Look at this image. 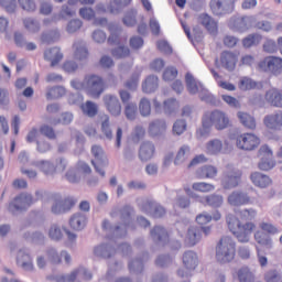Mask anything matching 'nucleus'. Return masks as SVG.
<instances>
[{
    "label": "nucleus",
    "instance_id": "nucleus-25",
    "mask_svg": "<svg viewBox=\"0 0 282 282\" xmlns=\"http://www.w3.org/2000/svg\"><path fill=\"white\" fill-rule=\"evenodd\" d=\"M89 57V51L83 41H76L73 44V58L75 61H85Z\"/></svg>",
    "mask_w": 282,
    "mask_h": 282
},
{
    "label": "nucleus",
    "instance_id": "nucleus-30",
    "mask_svg": "<svg viewBox=\"0 0 282 282\" xmlns=\"http://www.w3.org/2000/svg\"><path fill=\"white\" fill-rule=\"evenodd\" d=\"M80 109L84 116H88V118H96L98 116V104L87 100L86 102L80 105Z\"/></svg>",
    "mask_w": 282,
    "mask_h": 282
},
{
    "label": "nucleus",
    "instance_id": "nucleus-35",
    "mask_svg": "<svg viewBox=\"0 0 282 282\" xmlns=\"http://www.w3.org/2000/svg\"><path fill=\"white\" fill-rule=\"evenodd\" d=\"M67 94V90L65 87L62 86H55L47 89L46 98L48 100H56L57 98H63Z\"/></svg>",
    "mask_w": 282,
    "mask_h": 282
},
{
    "label": "nucleus",
    "instance_id": "nucleus-4",
    "mask_svg": "<svg viewBox=\"0 0 282 282\" xmlns=\"http://www.w3.org/2000/svg\"><path fill=\"white\" fill-rule=\"evenodd\" d=\"M237 257V242L230 236L220 238L216 246V261L218 263H232Z\"/></svg>",
    "mask_w": 282,
    "mask_h": 282
},
{
    "label": "nucleus",
    "instance_id": "nucleus-29",
    "mask_svg": "<svg viewBox=\"0 0 282 282\" xmlns=\"http://www.w3.org/2000/svg\"><path fill=\"white\" fill-rule=\"evenodd\" d=\"M238 119L241 122L242 126H245L246 129H250L251 131H254L257 129V120L254 117L247 112H238Z\"/></svg>",
    "mask_w": 282,
    "mask_h": 282
},
{
    "label": "nucleus",
    "instance_id": "nucleus-21",
    "mask_svg": "<svg viewBox=\"0 0 282 282\" xmlns=\"http://www.w3.org/2000/svg\"><path fill=\"white\" fill-rule=\"evenodd\" d=\"M64 58L61 47H51L44 51V61L50 63L51 67H56Z\"/></svg>",
    "mask_w": 282,
    "mask_h": 282
},
{
    "label": "nucleus",
    "instance_id": "nucleus-46",
    "mask_svg": "<svg viewBox=\"0 0 282 282\" xmlns=\"http://www.w3.org/2000/svg\"><path fill=\"white\" fill-rule=\"evenodd\" d=\"M200 177H205L207 180H213L217 177V167L213 165H204L200 167Z\"/></svg>",
    "mask_w": 282,
    "mask_h": 282
},
{
    "label": "nucleus",
    "instance_id": "nucleus-23",
    "mask_svg": "<svg viewBox=\"0 0 282 282\" xmlns=\"http://www.w3.org/2000/svg\"><path fill=\"white\" fill-rule=\"evenodd\" d=\"M155 155V145L152 142H143L139 149V159L141 162H149Z\"/></svg>",
    "mask_w": 282,
    "mask_h": 282
},
{
    "label": "nucleus",
    "instance_id": "nucleus-26",
    "mask_svg": "<svg viewBox=\"0 0 282 282\" xmlns=\"http://www.w3.org/2000/svg\"><path fill=\"white\" fill-rule=\"evenodd\" d=\"M17 263L26 272H32L34 270V263L32 262V257L24 251H19L17 257Z\"/></svg>",
    "mask_w": 282,
    "mask_h": 282
},
{
    "label": "nucleus",
    "instance_id": "nucleus-58",
    "mask_svg": "<svg viewBox=\"0 0 282 282\" xmlns=\"http://www.w3.org/2000/svg\"><path fill=\"white\" fill-rule=\"evenodd\" d=\"M129 54L130 51L127 46H119L112 50V56H115V58H126V56H129Z\"/></svg>",
    "mask_w": 282,
    "mask_h": 282
},
{
    "label": "nucleus",
    "instance_id": "nucleus-59",
    "mask_svg": "<svg viewBox=\"0 0 282 282\" xmlns=\"http://www.w3.org/2000/svg\"><path fill=\"white\" fill-rule=\"evenodd\" d=\"M177 78V68L167 67L163 73V80L170 82Z\"/></svg>",
    "mask_w": 282,
    "mask_h": 282
},
{
    "label": "nucleus",
    "instance_id": "nucleus-53",
    "mask_svg": "<svg viewBox=\"0 0 282 282\" xmlns=\"http://www.w3.org/2000/svg\"><path fill=\"white\" fill-rule=\"evenodd\" d=\"M23 23H24V28L29 30V32H32L33 34H35V32H39V30H41V25L34 19L26 18L24 19Z\"/></svg>",
    "mask_w": 282,
    "mask_h": 282
},
{
    "label": "nucleus",
    "instance_id": "nucleus-34",
    "mask_svg": "<svg viewBox=\"0 0 282 282\" xmlns=\"http://www.w3.org/2000/svg\"><path fill=\"white\" fill-rule=\"evenodd\" d=\"M101 133L107 138V140H111L113 138V132L111 131V122L109 121V115H102L101 117Z\"/></svg>",
    "mask_w": 282,
    "mask_h": 282
},
{
    "label": "nucleus",
    "instance_id": "nucleus-57",
    "mask_svg": "<svg viewBox=\"0 0 282 282\" xmlns=\"http://www.w3.org/2000/svg\"><path fill=\"white\" fill-rule=\"evenodd\" d=\"M264 279L267 282H282L281 273H279L276 270L267 272Z\"/></svg>",
    "mask_w": 282,
    "mask_h": 282
},
{
    "label": "nucleus",
    "instance_id": "nucleus-27",
    "mask_svg": "<svg viewBox=\"0 0 282 282\" xmlns=\"http://www.w3.org/2000/svg\"><path fill=\"white\" fill-rule=\"evenodd\" d=\"M69 226L73 230H83L87 226V216L80 213L74 214L69 219Z\"/></svg>",
    "mask_w": 282,
    "mask_h": 282
},
{
    "label": "nucleus",
    "instance_id": "nucleus-39",
    "mask_svg": "<svg viewBox=\"0 0 282 282\" xmlns=\"http://www.w3.org/2000/svg\"><path fill=\"white\" fill-rule=\"evenodd\" d=\"M212 74L218 87H220L221 89H226L227 91H235V89H237V87L234 84L221 80V75L217 73L215 69H212Z\"/></svg>",
    "mask_w": 282,
    "mask_h": 282
},
{
    "label": "nucleus",
    "instance_id": "nucleus-47",
    "mask_svg": "<svg viewBox=\"0 0 282 282\" xmlns=\"http://www.w3.org/2000/svg\"><path fill=\"white\" fill-rule=\"evenodd\" d=\"M139 111L143 118L151 116V101L147 98H142L139 102Z\"/></svg>",
    "mask_w": 282,
    "mask_h": 282
},
{
    "label": "nucleus",
    "instance_id": "nucleus-11",
    "mask_svg": "<svg viewBox=\"0 0 282 282\" xmlns=\"http://www.w3.org/2000/svg\"><path fill=\"white\" fill-rule=\"evenodd\" d=\"M235 3L237 0H210L209 8L215 17H224L235 12Z\"/></svg>",
    "mask_w": 282,
    "mask_h": 282
},
{
    "label": "nucleus",
    "instance_id": "nucleus-12",
    "mask_svg": "<svg viewBox=\"0 0 282 282\" xmlns=\"http://www.w3.org/2000/svg\"><path fill=\"white\" fill-rule=\"evenodd\" d=\"M258 158H260V162L258 164V169H260V171H272V169L276 166L274 153L267 144L260 147Z\"/></svg>",
    "mask_w": 282,
    "mask_h": 282
},
{
    "label": "nucleus",
    "instance_id": "nucleus-33",
    "mask_svg": "<svg viewBox=\"0 0 282 282\" xmlns=\"http://www.w3.org/2000/svg\"><path fill=\"white\" fill-rule=\"evenodd\" d=\"M197 253L193 251H186L183 254V265H185L187 270H195V268H197Z\"/></svg>",
    "mask_w": 282,
    "mask_h": 282
},
{
    "label": "nucleus",
    "instance_id": "nucleus-52",
    "mask_svg": "<svg viewBox=\"0 0 282 282\" xmlns=\"http://www.w3.org/2000/svg\"><path fill=\"white\" fill-rule=\"evenodd\" d=\"M124 115L128 120H135L138 117V106L135 104H128L124 109Z\"/></svg>",
    "mask_w": 282,
    "mask_h": 282
},
{
    "label": "nucleus",
    "instance_id": "nucleus-51",
    "mask_svg": "<svg viewBox=\"0 0 282 282\" xmlns=\"http://www.w3.org/2000/svg\"><path fill=\"white\" fill-rule=\"evenodd\" d=\"M40 133L42 135H45V138H47L48 140H56V131L48 124L41 126Z\"/></svg>",
    "mask_w": 282,
    "mask_h": 282
},
{
    "label": "nucleus",
    "instance_id": "nucleus-56",
    "mask_svg": "<svg viewBox=\"0 0 282 282\" xmlns=\"http://www.w3.org/2000/svg\"><path fill=\"white\" fill-rule=\"evenodd\" d=\"M83 28V21L78 19L70 20L66 26V30L68 34H74L75 32H78Z\"/></svg>",
    "mask_w": 282,
    "mask_h": 282
},
{
    "label": "nucleus",
    "instance_id": "nucleus-8",
    "mask_svg": "<svg viewBox=\"0 0 282 282\" xmlns=\"http://www.w3.org/2000/svg\"><path fill=\"white\" fill-rule=\"evenodd\" d=\"M258 67L261 69V72H267L272 74V76H281L282 57L269 55L259 62Z\"/></svg>",
    "mask_w": 282,
    "mask_h": 282
},
{
    "label": "nucleus",
    "instance_id": "nucleus-7",
    "mask_svg": "<svg viewBox=\"0 0 282 282\" xmlns=\"http://www.w3.org/2000/svg\"><path fill=\"white\" fill-rule=\"evenodd\" d=\"M261 145V138L252 132H243L236 137V147L240 151H256Z\"/></svg>",
    "mask_w": 282,
    "mask_h": 282
},
{
    "label": "nucleus",
    "instance_id": "nucleus-62",
    "mask_svg": "<svg viewBox=\"0 0 282 282\" xmlns=\"http://www.w3.org/2000/svg\"><path fill=\"white\" fill-rule=\"evenodd\" d=\"M0 6L4 8L7 12H14V10H17V0H0Z\"/></svg>",
    "mask_w": 282,
    "mask_h": 282
},
{
    "label": "nucleus",
    "instance_id": "nucleus-50",
    "mask_svg": "<svg viewBox=\"0 0 282 282\" xmlns=\"http://www.w3.org/2000/svg\"><path fill=\"white\" fill-rule=\"evenodd\" d=\"M48 237L53 239V241H61V239H63V230H61L58 225H52L48 230Z\"/></svg>",
    "mask_w": 282,
    "mask_h": 282
},
{
    "label": "nucleus",
    "instance_id": "nucleus-15",
    "mask_svg": "<svg viewBox=\"0 0 282 282\" xmlns=\"http://www.w3.org/2000/svg\"><path fill=\"white\" fill-rule=\"evenodd\" d=\"M241 175L239 170L227 171L221 178V186L226 189L237 188L241 183Z\"/></svg>",
    "mask_w": 282,
    "mask_h": 282
},
{
    "label": "nucleus",
    "instance_id": "nucleus-20",
    "mask_svg": "<svg viewBox=\"0 0 282 282\" xmlns=\"http://www.w3.org/2000/svg\"><path fill=\"white\" fill-rule=\"evenodd\" d=\"M198 23H200L209 34L216 35L217 32H219V23L208 13H202L198 17Z\"/></svg>",
    "mask_w": 282,
    "mask_h": 282
},
{
    "label": "nucleus",
    "instance_id": "nucleus-18",
    "mask_svg": "<svg viewBox=\"0 0 282 282\" xmlns=\"http://www.w3.org/2000/svg\"><path fill=\"white\" fill-rule=\"evenodd\" d=\"M47 261L51 265H61L63 263V258L65 263H72V256L67 251L56 252V249H48L46 251Z\"/></svg>",
    "mask_w": 282,
    "mask_h": 282
},
{
    "label": "nucleus",
    "instance_id": "nucleus-64",
    "mask_svg": "<svg viewBox=\"0 0 282 282\" xmlns=\"http://www.w3.org/2000/svg\"><path fill=\"white\" fill-rule=\"evenodd\" d=\"M79 15L82 19H86V21H91L94 17H96V13L93 11L91 8H82L79 10Z\"/></svg>",
    "mask_w": 282,
    "mask_h": 282
},
{
    "label": "nucleus",
    "instance_id": "nucleus-28",
    "mask_svg": "<svg viewBox=\"0 0 282 282\" xmlns=\"http://www.w3.org/2000/svg\"><path fill=\"white\" fill-rule=\"evenodd\" d=\"M166 131V121L164 119H156L149 124L150 135H160Z\"/></svg>",
    "mask_w": 282,
    "mask_h": 282
},
{
    "label": "nucleus",
    "instance_id": "nucleus-61",
    "mask_svg": "<svg viewBox=\"0 0 282 282\" xmlns=\"http://www.w3.org/2000/svg\"><path fill=\"white\" fill-rule=\"evenodd\" d=\"M184 131H186V121L184 120L175 121V123L173 124V133L175 135H182Z\"/></svg>",
    "mask_w": 282,
    "mask_h": 282
},
{
    "label": "nucleus",
    "instance_id": "nucleus-19",
    "mask_svg": "<svg viewBox=\"0 0 282 282\" xmlns=\"http://www.w3.org/2000/svg\"><path fill=\"white\" fill-rule=\"evenodd\" d=\"M263 124L269 131H281L282 129V110H278L263 118Z\"/></svg>",
    "mask_w": 282,
    "mask_h": 282
},
{
    "label": "nucleus",
    "instance_id": "nucleus-38",
    "mask_svg": "<svg viewBox=\"0 0 282 282\" xmlns=\"http://www.w3.org/2000/svg\"><path fill=\"white\" fill-rule=\"evenodd\" d=\"M238 88L240 91H250L252 89H257V82L250 77H241L238 83Z\"/></svg>",
    "mask_w": 282,
    "mask_h": 282
},
{
    "label": "nucleus",
    "instance_id": "nucleus-13",
    "mask_svg": "<svg viewBox=\"0 0 282 282\" xmlns=\"http://www.w3.org/2000/svg\"><path fill=\"white\" fill-rule=\"evenodd\" d=\"M239 62V53L230 52V51H224L220 54L219 59H216L217 67H224L228 72H235V68L237 67V63Z\"/></svg>",
    "mask_w": 282,
    "mask_h": 282
},
{
    "label": "nucleus",
    "instance_id": "nucleus-41",
    "mask_svg": "<svg viewBox=\"0 0 282 282\" xmlns=\"http://www.w3.org/2000/svg\"><path fill=\"white\" fill-rule=\"evenodd\" d=\"M151 237L155 239L156 241H167L169 240V232H166V229L160 226H155L151 230Z\"/></svg>",
    "mask_w": 282,
    "mask_h": 282
},
{
    "label": "nucleus",
    "instance_id": "nucleus-54",
    "mask_svg": "<svg viewBox=\"0 0 282 282\" xmlns=\"http://www.w3.org/2000/svg\"><path fill=\"white\" fill-rule=\"evenodd\" d=\"M62 69L66 72V74H74L78 72V63L72 59H67L63 63Z\"/></svg>",
    "mask_w": 282,
    "mask_h": 282
},
{
    "label": "nucleus",
    "instance_id": "nucleus-3",
    "mask_svg": "<svg viewBox=\"0 0 282 282\" xmlns=\"http://www.w3.org/2000/svg\"><path fill=\"white\" fill-rule=\"evenodd\" d=\"M70 85L77 91L85 89L90 98H100V95L105 91V80L98 75H86L84 82L74 79Z\"/></svg>",
    "mask_w": 282,
    "mask_h": 282
},
{
    "label": "nucleus",
    "instance_id": "nucleus-55",
    "mask_svg": "<svg viewBox=\"0 0 282 282\" xmlns=\"http://www.w3.org/2000/svg\"><path fill=\"white\" fill-rule=\"evenodd\" d=\"M263 52L267 54H276L279 46L274 40H267L263 44Z\"/></svg>",
    "mask_w": 282,
    "mask_h": 282
},
{
    "label": "nucleus",
    "instance_id": "nucleus-6",
    "mask_svg": "<svg viewBox=\"0 0 282 282\" xmlns=\"http://www.w3.org/2000/svg\"><path fill=\"white\" fill-rule=\"evenodd\" d=\"M36 199H33L32 195L28 193H22L18 195L10 204H9V210L11 213H17V210H25V208H30L32 204L35 202H39L40 199H43L45 197V192L37 191L35 193Z\"/></svg>",
    "mask_w": 282,
    "mask_h": 282
},
{
    "label": "nucleus",
    "instance_id": "nucleus-17",
    "mask_svg": "<svg viewBox=\"0 0 282 282\" xmlns=\"http://www.w3.org/2000/svg\"><path fill=\"white\" fill-rule=\"evenodd\" d=\"M253 200L254 198L250 197L248 194L238 191L232 192L227 198L229 206H248L252 204Z\"/></svg>",
    "mask_w": 282,
    "mask_h": 282
},
{
    "label": "nucleus",
    "instance_id": "nucleus-22",
    "mask_svg": "<svg viewBox=\"0 0 282 282\" xmlns=\"http://www.w3.org/2000/svg\"><path fill=\"white\" fill-rule=\"evenodd\" d=\"M264 100L271 107H278L282 109V89L279 88H271L267 90L264 95Z\"/></svg>",
    "mask_w": 282,
    "mask_h": 282
},
{
    "label": "nucleus",
    "instance_id": "nucleus-10",
    "mask_svg": "<svg viewBox=\"0 0 282 282\" xmlns=\"http://www.w3.org/2000/svg\"><path fill=\"white\" fill-rule=\"evenodd\" d=\"M53 205L51 207V210L53 215H63V213H69L74 206H76V198L72 196H67L64 198H61L58 196L52 197Z\"/></svg>",
    "mask_w": 282,
    "mask_h": 282
},
{
    "label": "nucleus",
    "instance_id": "nucleus-14",
    "mask_svg": "<svg viewBox=\"0 0 282 282\" xmlns=\"http://www.w3.org/2000/svg\"><path fill=\"white\" fill-rule=\"evenodd\" d=\"M202 232H204L205 237H208L210 227H189L185 237V243H187V246H196V243L202 241Z\"/></svg>",
    "mask_w": 282,
    "mask_h": 282
},
{
    "label": "nucleus",
    "instance_id": "nucleus-24",
    "mask_svg": "<svg viewBox=\"0 0 282 282\" xmlns=\"http://www.w3.org/2000/svg\"><path fill=\"white\" fill-rule=\"evenodd\" d=\"M250 180L254 186H258V188H268V186H272V178L261 172L252 173Z\"/></svg>",
    "mask_w": 282,
    "mask_h": 282
},
{
    "label": "nucleus",
    "instance_id": "nucleus-16",
    "mask_svg": "<svg viewBox=\"0 0 282 282\" xmlns=\"http://www.w3.org/2000/svg\"><path fill=\"white\" fill-rule=\"evenodd\" d=\"M104 105L110 116H113L115 118H118V116L122 113V105L120 104L118 97L113 95H106L104 97Z\"/></svg>",
    "mask_w": 282,
    "mask_h": 282
},
{
    "label": "nucleus",
    "instance_id": "nucleus-36",
    "mask_svg": "<svg viewBox=\"0 0 282 282\" xmlns=\"http://www.w3.org/2000/svg\"><path fill=\"white\" fill-rule=\"evenodd\" d=\"M185 83H186L187 90L189 91V94L195 95V94L199 93L200 84H199V82L195 80V77L193 76V74L187 73L185 75Z\"/></svg>",
    "mask_w": 282,
    "mask_h": 282
},
{
    "label": "nucleus",
    "instance_id": "nucleus-60",
    "mask_svg": "<svg viewBox=\"0 0 282 282\" xmlns=\"http://www.w3.org/2000/svg\"><path fill=\"white\" fill-rule=\"evenodd\" d=\"M18 2L22 10H26V12H34V10H36V3H34V0H18Z\"/></svg>",
    "mask_w": 282,
    "mask_h": 282
},
{
    "label": "nucleus",
    "instance_id": "nucleus-2",
    "mask_svg": "<svg viewBox=\"0 0 282 282\" xmlns=\"http://www.w3.org/2000/svg\"><path fill=\"white\" fill-rule=\"evenodd\" d=\"M213 127L217 131H224V129L232 127V121H230V117L224 110L215 109L207 111L203 116L200 129L196 132L198 138H208Z\"/></svg>",
    "mask_w": 282,
    "mask_h": 282
},
{
    "label": "nucleus",
    "instance_id": "nucleus-49",
    "mask_svg": "<svg viewBox=\"0 0 282 282\" xmlns=\"http://www.w3.org/2000/svg\"><path fill=\"white\" fill-rule=\"evenodd\" d=\"M80 270H73L69 274H62L55 278V282H76Z\"/></svg>",
    "mask_w": 282,
    "mask_h": 282
},
{
    "label": "nucleus",
    "instance_id": "nucleus-63",
    "mask_svg": "<svg viewBox=\"0 0 282 282\" xmlns=\"http://www.w3.org/2000/svg\"><path fill=\"white\" fill-rule=\"evenodd\" d=\"M144 135H147V131L141 126H137L132 134L133 141L140 142V140H144Z\"/></svg>",
    "mask_w": 282,
    "mask_h": 282
},
{
    "label": "nucleus",
    "instance_id": "nucleus-40",
    "mask_svg": "<svg viewBox=\"0 0 282 282\" xmlns=\"http://www.w3.org/2000/svg\"><path fill=\"white\" fill-rule=\"evenodd\" d=\"M238 281L239 282H254V273L250 271L248 267H242L238 271Z\"/></svg>",
    "mask_w": 282,
    "mask_h": 282
},
{
    "label": "nucleus",
    "instance_id": "nucleus-9",
    "mask_svg": "<svg viewBox=\"0 0 282 282\" xmlns=\"http://www.w3.org/2000/svg\"><path fill=\"white\" fill-rule=\"evenodd\" d=\"M91 154L95 158V160L91 161V164L96 173H99L101 177H105V166H109V159L105 155V150H102V147L100 145H93Z\"/></svg>",
    "mask_w": 282,
    "mask_h": 282
},
{
    "label": "nucleus",
    "instance_id": "nucleus-42",
    "mask_svg": "<svg viewBox=\"0 0 282 282\" xmlns=\"http://www.w3.org/2000/svg\"><path fill=\"white\" fill-rule=\"evenodd\" d=\"M192 188L196 193H213L215 185L206 182H196L192 185Z\"/></svg>",
    "mask_w": 282,
    "mask_h": 282
},
{
    "label": "nucleus",
    "instance_id": "nucleus-45",
    "mask_svg": "<svg viewBox=\"0 0 282 282\" xmlns=\"http://www.w3.org/2000/svg\"><path fill=\"white\" fill-rule=\"evenodd\" d=\"M177 109H180V101L175 98H170L163 102L165 113H173V111H177Z\"/></svg>",
    "mask_w": 282,
    "mask_h": 282
},
{
    "label": "nucleus",
    "instance_id": "nucleus-44",
    "mask_svg": "<svg viewBox=\"0 0 282 282\" xmlns=\"http://www.w3.org/2000/svg\"><path fill=\"white\" fill-rule=\"evenodd\" d=\"M207 206H213L214 208H219L224 204V196L212 194L205 197Z\"/></svg>",
    "mask_w": 282,
    "mask_h": 282
},
{
    "label": "nucleus",
    "instance_id": "nucleus-1",
    "mask_svg": "<svg viewBox=\"0 0 282 282\" xmlns=\"http://www.w3.org/2000/svg\"><path fill=\"white\" fill-rule=\"evenodd\" d=\"M254 217H257L254 208H246L238 212L237 215L229 214L226 216L228 230L231 231L239 243H248L252 237V232L257 230V225L252 223Z\"/></svg>",
    "mask_w": 282,
    "mask_h": 282
},
{
    "label": "nucleus",
    "instance_id": "nucleus-43",
    "mask_svg": "<svg viewBox=\"0 0 282 282\" xmlns=\"http://www.w3.org/2000/svg\"><path fill=\"white\" fill-rule=\"evenodd\" d=\"M262 40L263 36H261L260 34H249L247 37L242 40V45L243 47H253V45H259V43H261Z\"/></svg>",
    "mask_w": 282,
    "mask_h": 282
},
{
    "label": "nucleus",
    "instance_id": "nucleus-37",
    "mask_svg": "<svg viewBox=\"0 0 282 282\" xmlns=\"http://www.w3.org/2000/svg\"><path fill=\"white\" fill-rule=\"evenodd\" d=\"M189 155H191V148L188 145H183L178 150L176 158L174 159V164L176 166H178V164H184V162L188 160Z\"/></svg>",
    "mask_w": 282,
    "mask_h": 282
},
{
    "label": "nucleus",
    "instance_id": "nucleus-5",
    "mask_svg": "<svg viewBox=\"0 0 282 282\" xmlns=\"http://www.w3.org/2000/svg\"><path fill=\"white\" fill-rule=\"evenodd\" d=\"M259 228L260 230H257L253 235L254 241L260 248L270 250L272 248V238L270 235H279V229L276 226L265 221L260 223Z\"/></svg>",
    "mask_w": 282,
    "mask_h": 282
},
{
    "label": "nucleus",
    "instance_id": "nucleus-32",
    "mask_svg": "<svg viewBox=\"0 0 282 282\" xmlns=\"http://www.w3.org/2000/svg\"><path fill=\"white\" fill-rule=\"evenodd\" d=\"M159 83L158 76H148L142 84V90L144 94H153L158 89Z\"/></svg>",
    "mask_w": 282,
    "mask_h": 282
},
{
    "label": "nucleus",
    "instance_id": "nucleus-48",
    "mask_svg": "<svg viewBox=\"0 0 282 282\" xmlns=\"http://www.w3.org/2000/svg\"><path fill=\"white\" fill-rule=\"evenodd\" d=\"M35 166H37L45 175H52V173H55L54 164L50 161H40L35 163Z\"/></svg>",
    "mask_w": 282,
    "mask_h": 282
},
{
    "label": "nucleus",
    "instance_id": "nucleus-31",
    "mask_svg": "<svg viewBox=\"0 0 282 282\" xmlns=\"http://www.w3.org/2000/svg\"><path fill=\"white\" fill-rule=\"evenodd\" d=\"M224 151V143L219 139H213L206 143L207 155H218Z\"/></svg>",
    "mask_w": 282,
    "mask_h": 282
}]
</instances>
